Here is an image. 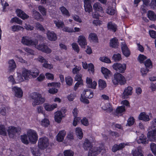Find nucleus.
<instances>
[{
  "label": "nucleus",
  "mask_w": 156,
  "mask_h": 156,
  "mask_svg": "<svg viewBox=\"0 0 156 156\" xmlns=\"http://www.w3.org/2000/svg\"><path fill=\"white\" fill-rule=\"evenodd\" d=\"M94 140L92 138L89 139H86L83 143V147L85 149H89L88 156H96L101 152L104 153L105 150L103 146L99 147H93L92 143Z\"/></svg>",
  "instance_id": "nucleus-1"
},
{
  "label": "nucleus",
  "mask_w": 156,
  "mask_h": 156,
  "mask_svg": "<svg viewBox=\"0 0 156 156\" xmlns=\"http://www.w3.org/2000/svg\"><path fill=\"white\" fill-rule=\"evenodd\" d=\"M31 98L32 99V105L33 107L40 105L45 101V98L39 93L34 92L31 95Z\"/></svg>",
  "instance_id": "nucleus-2"
},
{
  "label": "nucleus",
  "mask_w": 156,
  "mask_h": 156,
  "mask_svg": "<svg viewBox=\"0 0 156 156\" xmlns=\"http://www.w3.org/2000/svg\"><path fill=\"white\" fill-rule=\"evenodd\" d=\"M112 81L114 85H123L126 83V80L123 75L119 73H116L114 74Z\"/></svg>",
  "instance_id": "nucleus-3"
},
{
  "label": "nucleus",
  "mask_w": 156,
  "mask_h": 156,
  "mask_svg": "<svg viewBox=\"0 0 156 156\" xmlns=\"http://www.w3.org/2000/svg\"><path fill=\"white\" fill-rule=\"evenodd\" d=\"M27 133L30 142L34 144H36L38 137L36 131L32 129H28Z\"/></svg>",
  "instance_id": "nucleus-4"
},
{
  "label": "nucleus",
  "mask_w": 156,
  "mask_h": 156,
  "mask_svg": "<svg viewBox=\"0 0 156 156\" xmlns=\"http://www.w3.org/2000/svg\"><path fill=\"white\" fill-rule=\"evenodd\" d=\"M21 42L23 45L27 46H34L38 44V41L36 39H32L31 37L24 36L22 37Z\"/></svg>",
  "instance_id": "nucleus-5"
},
{
  "label": "nucleus",
  "mask_w": 156,
  "mask_h": 156,
  "mask_svg": "<svg viewBox=\"0 0 156 156\" xmlns=\"http://www.w3.org/2000/svg\"><path fill=\"white\" fill-rule=\"evenodd\" d=\"M38 148L41 150H44L49 145L48 138L45 137L39 138L38 141Z\"/></svg>",
  "instance_id": "nucleus-6"
},
{
  "label": "nucleus",
  "mask_w": 156,
  "mask_h": 156,
  "mask_svg": "<svg viewBox=\"0 0 156 156\" xmlns=\"http://www.w3.org/2000/svg\"><path fill=\"white\" fill-rule=\"evenodd\" d=\"M113 68L119 73H122L125 72L126 69V65L125 63H114L112 66Z\"/></svg>",
  "instance_id": "nucleus-7"
},
{
  "label": "nucleus",
  "mask_w": 156,
  "mask_h": 156,
  "mask_svg": "<svg viewBox=\"0 0 156 156\" xmlns=\"http://www.w3.org/2000/svg\"><path fill=\"white\" fill-rule=\"evenodd\" d=\"M65 108L62 109L61 111H58L55 113L54 119L56 122L59 123L62 121V118L65 117L66 112Z\"/></svg>",
  "instance_id": "nucleus-8"
},
{
  "label": "nucleus",
  "mask_w": 156,
  "mask_h": 156,
  "mask_svg": "<svg viewBox=\"0 0 156 156\" xmlns=\"http://www.w3.org/2000/svg\"><path fill=\"white\" fill-rule=\"evenodd\" d=\"M34 46L38 50L47 54H50L52 52L51 49L44 43L39 44L38 45L36 44Z\"/></svg>",
  "instance_id": "nucleus-9"
},
{
  "label": "nucleus",
  "mask_w": 156,
  "mask_h": 156,
  "mask_svg": "<svg viewBox=\"0 0 156 156\" xmlns=\"http://www.w3.org/2000/svg\"><path fill=\"white\" fill-rule=\"evenodd\" d=\"M152 118V115L151 113H147L144 112H141L139 115L138 119L140 120H142L145 122L149 121Z\"/></svg>",
  "instance_id": "nucleus-10"
},
{
  "label": "nucleus",
  "mask_w": 156,
  "mask_h": 156,
  "mask_svg": "<svg viewBox=\"0 0 156 156\" xmlns=\"http://www.w3.org/2000/svg\"><path fill=\"white\" fill-rule=\"evenodd\" d=\"M21 130V128L20 127H16L13 126H9L7 129L9 135L10 137H13L16 133L20 132Z\"/></svg>",
  "instance_id": "nucleus-11"
},
{
  "label": "nucleus",
  "mask_w": 156,
  "mask_h": 156,
  "mask_svg": "<svg viewBox=\"0 0 156 156\" xmlns=\"http://www.w3.org/2000/svg\"><path fill=\"white\" fill-rule=\"evenodd\" d=\"M147 137L151 141H156V128L150 129L149 130V128Z\"/></svg>",
  "instance_id": "nucleus-12"
},
{
  "label": "nucleus",
  "mask_w": 156,
  "mask_h": 156,
  "mask_svg": "<svg viewBox=\"0 0 156 156\" xmlns=\"http://www.w3.org/2000/svg\"><path fill=\"white\" fill-rule=\"evenodd\" d=\"M130 143H121L119 144H115L112 147V151L114 152H115L118 150H122L126 146L129 145Z\"/></svg>",
  "instance_id": "nucleus-13"
},
{
  "label": "nucleus",
  "mask_w": 156,
  "mask_h": 156,
  "mask_svg": "<svg viewBox=\"0 0 156 156\" xmlns=\"http://www.w3.org/2000/svg\"><path fill=\"white\" fill-rule=\"evenodd\" d=\"M77 42L82 48H85L87 45V41L85 37L83 35H80L78 38Z\"/></svg>",
  "instance_id": "nucleus-14"
},
{
  "label": "nucleus",
  "mask_w": 156,
  "mask_h": 156,
  "mask_svg": "<svg viewBox=\"0 0 156 156\" xmlns=\"http://www.w3.org/2000/svg\"><path fill=\"white\" fill-rule=\"evenodd\" d=\"M46 34L47 37L49 40L55 41L57 39V35L54 31L48 30Z\"/></svg>",
  "instance_id": "nucleus-15"
},
{
  "label": "nucleus",
  "mask_w": 156,
  "mask_h": 156,
  "mask_svg": "<svg viewBox=\"0 0 156 156\" xmlns=\"http://www.w3.org/2000/svg\"><path fill=\"white\" fill-rule=\"evenodd\" d=\"M12 91L14 92L16 97L20 98L23 96V92L20 88L15 86L12 88Z\"/></svg>",
  "instance_id": "nucleus-16"
},
{
  "label": "nucleus",
  "mask_w": 156,
  "mask_h": 156,
  "mask_svg": "<svg viewBox=\"0 0 156 156\" xmlns=\"http://www.w3.org/2000/svg\"><path fill=\"white\" fill-rule=\"evenodd\" d=\"M86 83L89 87L92 89H95L97 85V82L95 81L92 82V79L89 77H87Z\"/></svg>",
  "instance_id": "nucleus-17"
},
{
  "label": "nucleus",
  "mask_w": 156,
  "mask_h": 156,
  "mask_svg": "<svg viewBox=\"0 0 156 156\" xmlns=\"http://www.w3.org/2000/svg\"><path fill=\"white\" fill-rule=\"evenodd\" d=\"M44 107L46 111L51 112L57 108V105L56 103L50 104L48 103H45L44 104Z\"/></svg>",
  "instance_id": "nucleus-18"
},
{
  "label": "nucleus",
  "mask_w": 156,
  "mask_h": 156,
  "mask_svg": "<svg viewBox=\"0 0 156 156\" xmlns=\"http://www.w3.org/2000/svg\"><path fill=\"white\" fill-rule=\"evenodd\" d=\"M8 72L10 73L13 72L16 68L15 62L13 59L9 60L8 62Z\"/></svg>",
  "instance_id": "nucleus-19"
},
{
  "label": "nucleus",
  "mask_w": 156,
  "mask_h": 156,
  "mask_svg": "<svg viewBox=\"0 0 156 156\" xmlns=\"http://www.w3.org/2000/svg\"><path fill=\"white\" fill-rule=\"evenodd\" d=\"M66 134V132L65 130L60 131L56 136L57 140L58 142H62L64 140L65 136Z\"/></svg>",
  "instance_id": "nucleus-20"
},
{
  "label": "nucleus",
  "mask_w": 156,
  "mask_h": 156,
  "mask_svg": "<svg viewBox=\"0 0 156 156\" xmlns=\"http://www.w3.org/2000/svg\"><path fill=\"white\" fill-rule=\"evenodd\" d=\"M121 48L123 55L126 57L129 56L130 52L125 42L122 43Z\"/></svg>",
  "instance_id": "nucleus-21"
},
{
  "label": "nucleus",
  "mask_w": 156,
  "mask_h": 156,
  "mask_svg": "<svg viewBox=\"0 0 156 156\" xmlns=\"http://www.w3.org/2000/svg\"><path fill=\"white\" fill-rule=\"evenodd\" d=\"M133 88L130 86L126 88L122 94V97L124 98H127L128 96L131 95L132 94Z\"/></svg>",
  "instance_id": "nucleus-22"
},
{
  "label": "nucleus",
  "mask_w": 156,
  "mask_h": 156,
  "mask_svg": "<svg viewBox=\"0 0 156 156\" xmlns=\"http://www.w3.org/2000/svg\"><path fill=\"white\" fill-rule=\"evenodd\" d=\"M22 75L25 80H29L30 78V71L27 69L25 68L22 69Z\"/></svg>",
  "instance_id": "nucleus-23"
},
{
  "label": "nucleus",
  "mask_w": 156,
  "mask_h": 156,
  "mask_svg": "<svg viewBox=\"0 0 156 156\" xmlns=\"http://www.w3.org/2000/svg\"><path fill=\"white\" fill-rule=\"evenodd\" d=\"M81 94L82 96L84 95L89 99L92 98L94 96L93 92L90 89H87L84 90Z\"/></svg>",
  "instance_id": "nucleus-24"
},
{
  "label": "nucleus",
  "mask_w": 156,
  "mask_h": 156,
  "mask_svg": "<svg viewBox=\"0 0 156 156\" xmlns=\"http://www.w3.org/2000/svg\"><path fill=\"white\" fill-rule=\"evenodd\" d=\"M16 12L17 16L23 20H25L29 17V16L27 14L20 9H17Z\"/></svg>",
  "instance_id": "nucleus-25"
},
{
  "label": "nucleus",
  "mask_w": 156,
  "mask_h": 156,
  "mask_svg": "<svg viewBox=\"0 0 156 156\" xmlns=\"http://www.w3.org/2000/svg\"><path fill=\"white\" fill-rule=\"evenodd\" d=\"M88 39L91 42L94 43L98 42V39L97 35L94 33H90L88 36Z\"/></svg>",
  "instance_id": "nucleus-26"
},
{
  "label": "nucleus",
  "mask_w": 156,
  "mask_h": 156,
  "mask_svg": "<svg viewBox=\"0 0 156 156\" xmlns=\"http://www.w3.org/2000/svg\"><path fill=\"white\" fill-rule=\"evenodd\" d=\"M33 16L37 20H39L41 21L43 20L44 19L42 16L38 12L35 10L33 11Z\"/></svg>",
  "instance_id": "nucleus-27"
},
{
  "label": "nucleus",
  "mask_w": 156,
  "mask_h": 156,
  "mask_svg": "<svg viewBox=\"0 0 156 156\" xmlns=\"http://www.w3.org/2000/svg\"><path fill=\"white\" fill-rule=\"evenodd\" d=\"M84 6L86 12L90 13L92 11L93 9L91 4V2H84Z\"/></svg>",
  "instance_id": "nucleus-28"
},
{
  "label": "nucleus",
  "mask_w": 156,
  "mask_h": 156,
  "mask_svg": "<svg viewBox=\"0 0 156 156\" xmlns=\"http://www.w3.org/2000/svg\"><path fill=\"white\" fill-rule=\"evenodd\" d=\"M118 39L116 38H114L110 40V46L112 48H116L119 46Z\"/></svg>",
  "instance_id": "nucleus-29"
},
{
  "label": "nucleus",
  "mask_w": 156,
  "mask_h": 156,
  "mask_svg": "<svg viewBox=\"0 0 156 156\" xmlns=\"http://www.w3.org/2000/svg\"><path fill=\"white\" fill-rule=\"evenodd\" d=\"M39 148L36 147H32L30 148L31 152L34 156H40L41 153Z\"/></svg>",
  "instance_id": "nucleus-30"
},
{
  "label": "nucleus",
  "mask_w": 156,
  "mask_h": 156,
  "mask_svg": "<svg viewBox=\"0 0 156 156\" xmlns=\"http://www.w3.org/2000/svg\"><path fill=\"white\" fill-rule=\"evenodd\" d=\"M54 22L55 26L59 29L62 28L64 26V22L61 20L57 19L54 20Z\"/></svg>",
  "instance_id": "nucleus-31"
},
{
  "label": "nucleus",
  "mask_w": 156,
  "mask_h": 156,
  "mask_svg": "<svg viewBox=\"0 0 156 156\" xmlns=\"http://www.w3.org/2000/svg\"><path fill=\"white\" fill-rule=\"evenodd\" d=\"M137 143L139 144H144L146 142V137L143 134H141L136 139Z\"/></svg>",
  "instance_id": "nucleus-32"
},
{
  "label": "nucleus",
  "mask_w": 156,
  "mask_h": 156,
  "mask_svg": "<svg viewBox=\"0 0 156 156\" xmlns=\"http://www.w3.org/2000/svg\"><path fill=\"white\" fill-rule=\"evenodd\" d=\"M94 10L96 12H102L103 8L101 4L99 2H96L93 5Z\"/></svg>",
  "instance_id": "nucleus-33"
},
{
  "label": "nucleus",
  "mask_w": 156,
  "mask_h": 156,
  "mask_svg": "<svg viewBox=\"0 0 156 156\" xmlns=\"http://www.w3.org/2000/svg\"><path fill=\"white\" fill-rule=\"evenodd\" d=\"M10 111V108L9 107H2L0 108V113L3 116L5 115Z\"/></svg>",
  "instance_id": "nucleus-34"
},
{
  "label": "nucleus",
  "mask_w": 156,
  "mask_h": 156,
  "mask_svg": "<svg viewBox=\"0 0 156 156\" xmlns=\"http://www.w3.org/2000/svg\"><path fill=\"white\" fill-rule=\"evenodd\" d=\"M101 72L105 77L106 79L108 78L110 75V71L104 67H101Z\"/></svg>",
  "instance_id": "nucleus-35"
},
{
  "label": "nucleus",
  "mask_w": 156,
  "mask_h": 156,
  "mask_svg": "<svg viewBox=\"0 0 156 156\" xmlns=\"http://www.w3.org/2000/svg\"><path fill=\"white\" fill-rule=\"evenodd\" d=\"M30 71V75L33 78L37 77L40 73L39 70L36 68H32Z\"/></svg>",
  "instance_id": "nucleus-36"
},
{
  "label": "nucleus",
  "mask_w": 156,
  "mask_h": 156,
  "mask_svg": "<svg viewBox=\"0 0 156 156\" xmlns=\"http://www.w3.org/2000/svg\"><path fill=\"white\" fill-rule=\"evenodd\" d=\"M99 87L100 90H102L107 86V83L105 81L99 79L98 81Z\"/></svg>",
  "instance_id": "nucleus-37"
},
{
  "label": "nucleus",
  "mask_w": 156,
  "mask_h": 156,
  "mask_svg": "<svg viewBox=\"0 0 156 156\" xmlns=\"http://www.w3.org/2000/svg\"><path fill=\"white\" fill-rule=\"evenodd\" d=\"M107 27L109 30L114 32L116 31L117 29L116 25L111 22L108 23Z\"/></svg>",
  "instance_id": "nucleus-38"
},
{
  "label": "nucleus",
  "mask_w": 156,
  "mask_h": 156,
  "mask_svg": "<svg viewBox=\"0 0 156 156\" xmlns=\"http://www.w3.org/2000/svg\"><path fill=\"white\" fill-rule=\"evenodd\" d=\"M62 14L64 16L69 17L70 16V13L68 10L64 6H62L59 8Z\"/></svg>",
  "instance_id": "nucleus-39"
},
{
  "label": "nucleus",
  "mask_w": 156,
  "mask_h": 156,
  "mask_svg": "<svg viewBox=\"0 0 156 156\" xmlns=\"http://www.w3.org/2000/svg\"><path fill=\"white\" fill-rule=\"evenodd\" d=\"M132 152L133 156H143L142 150L140 148L133 150Z\"/></svg>",
  "instance_id": "nucleus-40"
},
{
  "label": "nucleus",
  "mask_w": 156,
  "mask_h": 156,
  "mask_svg": "<svg viewBox=\"0 0 156 156\" xmlns=\"http://www.w3.org/2000/svg\"><path fill=\"white\" fill-rule=\"evenodd\" d=\"M75 132L77 137L79 139H81L83 135L82 129L80 127H77L75 129Z\"/></svg>",
  "instance_id": "nucleus-41"
},
{
  "label": "nucleus",
  "mask_w": 156,
  "mask_h": 156,
  "mask_svg": "<svg viewBox=\"0 0 156 156\" xmlns=\"http://www.w3.org/2000/svg\"><path fill=\"white\" fill-rule=\"evenodd\" d=\"M65 80L66 84L70 86L73 85V79L70 76H67L65 77Z\"/></svg>",
  "instance_id": "nucleus-42"
},
{
  "label": "nucleus",
  "mask_w": 156,
  "mask_h": 156,
  "mask_svg": "<svg viewBox=\"0 0 156 156\" xmlns=\"http://www.w3.org/2000/svg\"><path fill=\"white\" fill-rule=\"evenodd\" d=\"M147 16L148 18L151 20L154 21L156 20V14L152 11H148Z\"/></svg>",
  "instance_id": "nucleus-43"
},
{
  "label": "nucleus",
  "mask_w": 156,
  "mask_h": 156,
  "mask_svg": "<svg viewBox=\"0 0 156 156\" xmlns=\"http://www.w3.org/2000/svg\"><path fill=\"white\" fill-rule=\"evenodd\" d=\"M17 76L15 77V80L16 83L21 82L24 81V79L20 73L17 72Z\"/></svg>",
  "instance_id": "nucleus-44"
},
{
  "label": "nucleus",
  "mask_w": 156,
  "mask_h": 156,
  "mask_svg": "<svg viewBox=\"0 0 156 156\" xmlns=\"http://www.w3.org/2000/svg\"><path fill=\"white\" fill-rule=\"evenodd\" d=\"M21 140L22 142L24 144H27L30 142L27 134H24L21 136Z\"/></svg>",
  "instance_id": "nucleus-45"
},
{
  "label": "nucleus",
  "mask_w": 156,
  "mask_h": 156,
  "mask_svg": "<svg viewBox=\"0 0 156 156\" xmlns=\"http://www.w3.org/2000/svg\"><path fill=\"white\" fill-rule=\"evenodd\" d=\"M102 108L104 110H106L107 111L110 112L112 110V108L110 104L109 103H107L105 104L102 107Z\"/></svg>",
  "instance_id": "nucleus-46"
},
{
  "label": "nucleus",
  "mask_w": 156,
  "mask_h": 156,
  "mask_svg": "<svg viewBox=\"0 0 156 156\" xmlns=\"http://www.w3.org/2000/svg\"><path fill=\"white\" fill-rule=\"evenodd\" d=\"M6 134V130L5 126L0 124V134L3 136H5Z\"/></svg>",
  "instance_id": "nucleus-47"
},
{
  "label": "nucleus",
  "mask_w": 156,
  "mask_h": 156,
  "mask_svg": "<svg viewBox=\"0 0 156 156\" xmlns=\"http://www.w3.org/2000/svg\"><path fill=\"white\" fill-rule=\"evenodd\" d=\"M12 31L14 32L18 31L20 30L21 29L23 30L24 28L18 25H14L11 27Z\"/></svg>",
  "instance_id": "nucleus-48"
},
{
  "label": "nucleus",
  "mask_w": 156,
  "mask_h": 156,
  "mask_svg": "<svg viewBox=\"0 0 156 156\" xmlns=\"http://www.w3.org/2000/svg\"><path fill=\"white\" fill-rule=\"evenodd\" d=\"M40 123L42 126L46 127L49 125V121L48 119L45 118L41 121Z\"/></svg>",
  "instance_id": "nucleus-49"
},
{
  "label": "nucleus",
  "mask_w": 156,
  "mask_h": 156,
  "mask_svg": "<svg viewBox=\"0 0 156 156\" xmlns=\"http://www.w3.org/2000/svg\"><path fill=\"white\" fill-rule=\"evenodd\" d=\"M125 108L124 106H122L118 107L116 109V113L119 114L125 112Z\"/></svg>",
  "instance_id": "nucleus-50"
},
{
  "label": "nucleus",
  "mask_w": 156,
  "mask_h": 156,
  "mask_svg": "<svg viewBox=\"0 0 156 156\" xmlns=\"http://www.w3.org/2000/svg\"><path fill=\"white\" fill-rule=\"evenodd\" d=\"M38 9L42 15L45 16L46 15L47 10L43 6L39 5L38 7Z\"/></svg>",
  "instance_id": "nucleus-51"
},
{
  "label": "nucleus",
  "mask_w": 156,
  "mask_h": 156,
  "mask_svg": "<svg viewBox=\"0 0 156 156\" xmlns=\"http://www.w3.org/2000/svg\"><path fill=\"white\" fill-rule=\"evenodd\" d=\"M150 147L152 153L156 156V144L153 143H151L150 145Z\"/></svg>",
  "instance_id": "nucleus-52"
},
{
  "label": "nucleus",
  "mask_w": 156,
  "mask_h": 156,
  "mask_svg": "<svg viewBox=\"0 0 156 156\" xmlns=\"http://www.w3.org/2000/svg\"><path fill=\"white\" fill-rule=\"evenodd\" d=\"M63 154L64 156H73L74 152L71 150H65Z\"/></svg>",
  "instance_id": "nucleus-53"
},
{
  "label": "nucleus",
  "mask_w": 156,
  "mask_h": 156,
  "mask_svg": "<svg viewBox=\"0 0 156 156\" xmlns=\"http://www.w3.org/2000/svg\"><path fill=\"white\" fill-rule=\"evenodd\" d=\"M144 65L147 68H151L152 66V62L149 59L146 60L145 62Z\"/></svg>",
  "instance_id": "nucleus-54"
},
{
  "label": "nucleus",
  "mask_w": 156,
  "mask_h": 156,
  "mask_svg": "<svg viewBox=\"0 0 156 156\" xmlns=\"http://www.w3.org/2000/svg\"><path fill=\"white\" fill-rule=\"evenodd\" d=\"M134 122V119L133 117H129L127 121L126 126H131L132 125Z\"/></svg>",
  "instance_id": "nucleus-55"
},
{
  "label": "nucleus",
  "mask_w": 156,
  "mask_h": 156,
  "mask_svg": "<svg viewBox=\"0 0 156 156\" xmlns=\"http://www.w3.org/2000/svg\"><path fill=\"white\" fill-rule=\"evenodd\" d=\"M23 49L29 54L34 55V51L33 49L29 48H24Z\"/></svg>",
  "instance_id": "nucleus-56"
},
{
  "label": "nucleus",
  "mask_w": 156,
  "mask_h": 156,
  "mask_svg": "<svg viewBox=\"0 0 156 156\" xmlns=\"http://www.w3.org/2000/svg\"><path fill=\"white\" fill-rule=\"evenodd\" d=\"M71 45L73 49L78 53L80 49L77 44L76 43H73Z\"/></svg>",
  "instance_id": "nucleus-57"
},
{
  "label": "nucleus",
  "mask_w": 156,
  "mask_h": 156,
  "mask_svg": "<svg viewBox=\"0 0 156 156\" xmlns=\"http://www.w3.org/2000/svg\"><path fill=\"white\" fill-rule=\"evenodd\" d=\"M112 58L115 61H119L122 59L121 55L119 54H114Z\"/></svg>",
  "instance_id": "nucleus-58"
},
{
  "label": "nucleus",
  "mask_w": 156,
  "mask_h": 156,
  "mask_svg": "<svg viewBox=\"0 0 156 156\" xmlns=\"http://www.w3.org/2000/svg\"><path fill=\"white\" fill-rule=\"evenodd\" d=\"M8 80L9 82L11 83L12 84L16 83L15 79L12 75H10L8 77Z\"/></svg>",
  "instance_id": "nucleus-59"
},
{
  "label": "nucleus",
  "mask_w": 156,
  "mask_h": 156,
  "mask_svg": "<svg viewBox=\"0 0 156 156\" xmlns=\"http://www.w3.org/2000/svg\"><path fill=\"white\" fill-rule=\"evenodd\" d=\"M35 27L37 30H38L42 32L45 31V29L43 26L39 23H37L36 24Z\"/></svg>",
  "instance_id": "nucleus-60"
},
{
  "label": "nucleus",
  "mask_w": 156,
  "mask_h": 156,
  "mask_svg": "<svg viewBox=\"0 0 156 156\" xmlns=\"http://www.w3.org/2000/svg\"><path fill=\"white\" fill-rule=\"evenodd\" d=\"M99 59L101 61L106 63H110L111 62L110 59L107 57H101L99 58Z\"/></svg>",
  "instance_id": "nucleus-61"
},
{
  "label": "nucleus",
  "mask_w": 156,
  "mask_h": 156,
  "mask_svg": "<svg viewBox=\"0 0 156 156\" xmlns=\"http://www.w3.org/2000/svg\"><path fill=\"white\" fill-rule=\"evenodd\" d=\"M76 97V94L74 93H71L67 96V98L69 101H73Z\"/></svg>",
  "instance_id": "nucleus-62"
},
{
  "label": "nucleus",
  "mask_w": 156,
  "mask_h": 156,
  "mask_svg": "<svg viewBox=\"0 0 156 156\" xmlns=\"http://www.w3.org/2000/svg\"><path fill=\"white\" fill-rule=\"evenodd\" d=\"M72 16L73 20L76 22L79 23H81L82 22L81 19L78 16L76 15H73Z\"/></svg>",
  "instance_id": "nucleus-63"
},
{
  "label": "nucleus",
  "mask_w": 156,
  "mask_h": 156,
  "mask_svg": "<svg viewBox=\"0 0 156 156\" xmlns=\"http://www.w3.org/2000/svg\"><path fill=\"white\" fill-rule=\"evenodd\" d=\"M108 14L110 15H113L116 12L115 9H112L111 7H109L107 10Z\"/></svg>",
  "instance_id": "nucleus-64"
}]
</instances>
